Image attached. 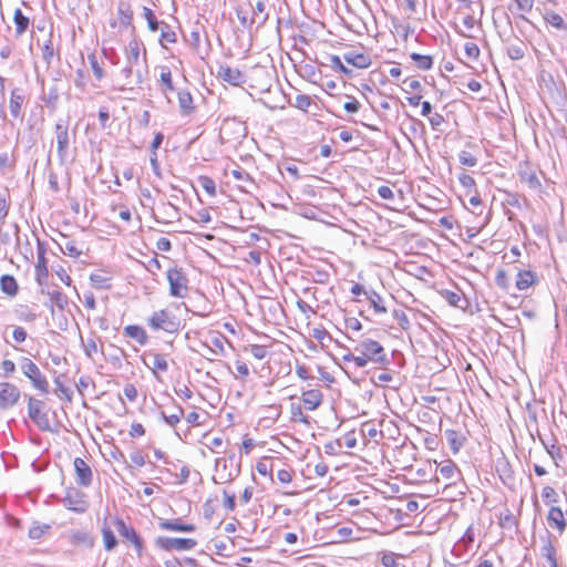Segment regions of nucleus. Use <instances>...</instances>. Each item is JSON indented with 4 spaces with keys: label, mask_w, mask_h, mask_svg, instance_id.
<instances>
[{
    "label": "nucleus",
    "mask_w": 567,
    "mask_h": 567,
    "mask_svg": "<svg viewBox=\"0 0 567 567\" xmlns=\"http://www.w3.org/2000/svg\"><path fill=\"white\" fill-rule=\"evenodd\" d=\"M147 324L154 331L163 330L167 333H176L181 328L178 319L167 309L154 311L148 317Z\"/></svg>",
    "instance_id": "obj_1"
},
{
    "label": "nucleus",
    "mask_w": 567,
    "mask_h": 567,
    "mask_svg": "<svg viewBox=\"0 0 567 567\" xmlns=\"http://www.w3.org/2000/svg\"><path fill=\"white\" fill-rule=\"evenodd\" d=\"M460 6L457 12L462 14L463 25L472 30L477 23H481L483 17V4L481 0H457Z\"/></svg>",
    "instance_id": "obj_2"
},
{
    "label": "nucleus",
    "mask_w": 567,
    "mask_h": 567,
    "mask_svg": "<svg viewBox=\"0 0 567 567\" xmlns=\"http://www.w3.org/2000/svg\"><path fill=\"white\" fill-rule=\"evenodd\" d=\"M357 352L364 354L371 362L385 367L390 363L384 348L375 340L364 339L354 348Z\"/></svg>",
    "instance_id": "obj_3"
},
{
    "label": "nucleus",
    "mask_w": 567,
    "mask_h": 567,
    "mask_svg": "<svg viewBox=\"0 0 567 567\" xmlns=\"http://www.w3.org/2000/svg\"><path fill=\"white\" fill-rule=\"evenodd\" d=\"M20 369L37 390L43 394L49 393V382L32 360L29 358H22L20 361Z\"/></svg>",
    "instance_id": "obj_4"
},
{
    "label": "nucleus",
    "mask_w": 567,
    "mask_h": 567,
    "mask_svg": "<svg viewBox=\"0 0 567 567\" xmlns=\"http://www.w3.org/2000/svg\"><path fill=\"white\" fill-rule=\"evenodd\" d=\"M167 280L169 284V293L176 298H185L187 295L188 279L182 268H169L167 270Z\"/></svg>",
    "instance_id": "obj_5"
},
{
    "label": "nucleus",
    "mask_w": 567,
    "mask_h": 567,
    "mask_svg": "<svg viewBox=\"0 0 567 567\" xmlns=\"http://www.w3.org/2000/svg\"><path fill=\"white\" fill-rule=\"evenodd\" d=\"M154 543L157 548L166 551L190 550L197 545V542L193 538H175L165 536H158Z\"/></svg>",
    "instance_id": "obj_6"
},
{
    "label": "nucleus",
    "mask_w": 567,
    "mask_h": 567,
    "mask_svg": "<svg viewBox=\"0 0 567 567\" xmlns=\"http://www.w3.org/2000/svg\"><path fill=\"white\" fill-rule=\"evenodd\" d=\"M54 133L58 155L61 161H64L70 147L69 121L66 118H59L54 126Z\"/></svg>",
    "instance_id": "obj_7"
},
{
    "label": "nucleus",
    "mask_w": 567,
    "mask_h": 567,
    "mask_svg": "<svg viewBox=\"0 0 567 567\" xmlns=\"http://www.w3.org/2000/svg\"><path fill=\"white\" fill-rule=\"evenodd\" d=\"M62 504L68 509L76 513H84L89 507L86 495L74 487L66 489Z\"/></svg>",
    "instance_id": "obj_8"
},
{
    "label": "nucleus",
    "mask_w": 567,
    "mask_h": 567,
    "mask_svg": "<svg viewBox=\"0 0 567 567\" xmlns=\"http://www.w3.org/2000/svg\"><path fill=\"white\" fill-rule=\"evenodd\" d=\"M44 402L32 396L28 400V414L29 417L38 425L42 431L50 430V421L45 413L42 412Z\"/></svg>",
    "instance_id": "obj_9"
},
{
    "label": "nucleus",
    "mask_w": 567,
    "mask_h": 567,
    "mask_svg": "<svg viewBox=\"0 0 567 567\" xmlns=\"http://www.w3.org/2000/svg\"><path fill=\"white\" fill-rule=\"evenodd\" d=\"M226 337L215 334L210 338L209 342L203 343L200 354L209 361H215L218 357H224L226 353L225 342Z\"/></svg>",
    "instance_id": "obj_10"
},
{
    "label": "nucleus",
    "mask_w": 567,
    "mask_h": 567,
    "mask_svg": "<svg viewBox=\"0 0 567 567\" xmlns=\"http://www.w3.org/2000/svg\"><path fill=\"white\" fill-rule=\"evenodd\" d=\"M518 176L530 189H538L542 185L537 169L529 162L519 163Z\"/></svg>",
    "instance_id": "obj_11"
},
{
    "label": "nucleus",
    "mask_w": 567,
    "mask_h": 567,
    "mask_svg": "<svg viewBox=\"0 0 567 567\" xmlns=\"http://www.w3.org/2000/svg\"><path fill=\"white\" fill-rule=\"evenodd\" d=\"M20 399V390L12 383H0V408L8 409L18 403Z\"/></svg>",
    "instance_id": "obj_12"
},
{
    "label": "nucleus",
    "mask_w": 567,
    "mask_h": 567,
    "mask_svg": "<svg viewBox=\"0 0 567 567\" xmlns=\"http://www.w3.org/2000/svg\"><path fill=\"white\" fill-rule=\"evenodd\" d=\"M114 525L116 527L117 533L122 537H124L125 539L131 542L134 545V547L136 548V550L138 551V554H141L142 549H143V542H142L141 537L138 536V534L136 533V530L133 527L127 526L124 523V520L120 519V518L114 519Z\"/></svg>",
    "instance_id": "obj_13"
},
{
    "label": "nucleus",
    "mask_w": 567,
    "mask_h": 567,
    "mask_svg": "<svg viewBox=\"0 0 567 567\" xmlns=\"http://www.w3.org/2000/svg\"><path fill=\"white\" fill-rule=\"evenodd\" d=\"M215 472L216 476L213 477L215 483H228L237 476L239 470H236L235 472L229 471L227 460L219 457L215 461Z\"/></svg>",
    "instance_id": "obj_14"
},
{
    "label": "nucleus",
    "mask_w": 567,
    "mask_h": 567,
    "mask_svg": "<svg viewBox=\"0 0 567 567\" xmlns=\"http://www.w3.org/2000/svg\"><path fill=\"white\" fill-rule=\"evenodd\" d=\"M218 76L231 85H240L246 82V75L237 68L220 65Z\"/></svg>",
    "instance_id": "obj_15"
},
{
    "label": "nucleus",
    "mask_w": 567,
    "mask_h": 567,
    "mask_svg": "<svg viewBox=\"0 0 567 567\" xmlns=\"http://www.w3.org/2000/svg\"><path fill=\"white\" fill-rule=\"evenodd\" d=\"M74 470L76 483L81 486H89L92 483V470L90 465L81 457L74 460Z\"/></svg>",
    "instance_id": "obj_16"
},
{
    "label": "nucleus",
    "mask_w": 567,
    "mask_h": 567,
    "mask_svg": "<svg viewBox=\"0 0 567 567\" xmlns=\"http://www.w3.org/2000/svg\"><path fill=\"white\" fill-rule=\"evenodd\" d=\"M301 400L307 410L315 411L321 405L323 394L319 389H310L302 392Z\"/></svg>",
    "instance_id": "obj_17"
},
{
    "label": "nucleus",
    "mask_w": 567,
    "mask_h": 567,
    "mask_svg": "<svg viewBox=\"0 0 567 567\" xmlns=\"http://www.w3.org/2000/svg\"><path fill=\"white\" fill-rule=\"evenodd\" d=\"M547 522L550 528H556L560 534H563L566 522L561 508L551 506L547 515Z\"/></svg>",
    "instance_id": "obj_18"
},
{
    "label": "nucleus",
    "mask_w": 567,
    "mask_h": 567,
    "mask_svg": "<svg viewBox=\"0 0 567 567\" xmlns=\"http://www.w3.org/2000/svg\"><path fill=\"white\" fill-rule=\"evenodd\" d=\"M158 526L163 530L190 533L196 529L193 524H184L179 519H161Z\"/></svg>",
    "instance_id": "obj_19"
},
{
    "label": "nucleus",
    "mask_w": 567,
    "mask_h": 567,
    "mask_svg": "<svg viewBox=\"0 0 567 567\" xmlns=\"http://www.w3.org/2000/svg\"><path fill=\"white\" fill-rule=\"evenodd\" d=\"M24 97L25 96L22 89L16 87L11 91L9 109L12 117H19Z\"/></svg>",
    "instance_id": "obj_20"
},
{
    "label": "nucleus",
    "mask_w": 567,
    "mask_h": 567,
    "mask_svg": "<svg viewBox=\"0 0 567 567\" xmlns=\"http://www.w3.org/2000/svg\"><path fill=\"white\" fill-rule=\"evenodd\" d=\"M343 59L347 63H349L355 68H359V69L368 68L371 64L370 58L362 53H353V52L344 53Z\"/></svg>",
    "instance_id": "obj_21"
},
{
    "label": "nucleus",
    "mask_w": 567,
    "mask_h": 567,
    "mask_svg": "<svg viewBox=\"0 0 567 567\" xmlns=\"http://www.w3.org/2000/svg\"><path fill=\"white\" fill-rule=\"evenodd\" d=\"M124 334L136 340L141 346H144L148 339L146 331L137 324L126 326L124 328Z\"/></svg>",
    "instance_id": "obj_22"
},
{
    "label": "nucleus",
    "mask_w": 567,
    "mask_h": 567,
    "mask_svg": "<svg viewBox=\"0 0 567 567\" xmlns=\"http://www.w3.org/2000/svg\"><path fill=\"white\" fill-rule=\"evenodd\" d=\"M0 289L3 293L14 297L18 293L19 286L13 276L3 275L0 278Z\"/></svg>",
    "instance_id": "obj_23"
},
{
    "label": "nucleus",
    "mask_w": 567,
    "mask_h": 567,
    "mask_svg": "<svg viewBox=\"0 0 567 567\" xmlns=\"http://www.w3.org/2000/svg\"><path fill=\"white\" fill-rule=\"evenodd\" d=\"M13 22L16 25V37H21L29 28L30 20L25 17L20 9L14 10Z\"/></svg>",
    "instance_id": "obj_24"
},
{
    "label": "nucleus",
    "mask_w": 567,
    "mask_h": 567,
    "mask_svg": "<svg viewBox=\"0 0 567 567\" xmlns=\"http://www.w3.org/2000/svg\"><path fill=\"white\" fill-rule=\"evenodd\" d=\"M152 363L147 367L153 371L154 375L158 378V372H166L168 369L167 360L159 353H151Z\"/></svg>",
    "instance_id": "obj_25"
},
{
    "label": "nucleus",
    "mask_w": 567,
    "mask_h": 567,
    "mask_svg": "<svg viewBox=\"0 0 567 567\" xmlns=\"http://www.w3.org/2000/svg\"><path fill=\"white\" fill-rule=\"evenodd\" d=\"M267 20L268 13L266 12V3L265 1L259 0L252 8V18L250 20V24H264Z\"/></svg>",
    "instance_id": "obj_26"
},
{
    "label": "nucleus",
    "mask_w": 567,
    "mask_h": 567,
    "mask_svg": "<svg viewBox=\"0 0 567 567\" xmlns=\"http://www.w3.org/2000/svg\"><path fill=\"white\" fill-rule=\"evenodd\" d=\"M178 105L181 109L182 114L188 115L193 113L194 105H193V96L188 91H179L178 92Z\"/></svg>",
    "instance_id": "obj_27"
},
{
    "label": "nucleus",
    "mask_w": 567,
    "mask_h": 567,
    "mask_svg": "<svg viewBox=\"0 0 567 567\" xmlns=\"http://www.w3.org/2000/svg\"><path fill=\"white\" fill-rule=\"evenodd\" d=\"M70 540L73 545H82L89 548H91L94 544L93 537L83 530H75L71 533Z\"/></svg>",
    "instance_id": "obj_28"
},
{
    "label": "nucleus",
    "mask_w": 567,
    "mask_h": 567,
    "mask_svg": "<svg viewBox=\"0 0 567 567\" xmlns=\"http://www.w3.org/2000/svg\"><path fill=\"white\" fill-rule=\"evenodd\" d=\"M118 22L122 27H128L133 20V11L131 6L125 2H120L117 7Z\"/></svg>",
    "instance_id": "obj_29"
},
{
    "label": "nucleus",
    "mask_w": 567,
    "mask_h": 567,
    "mask_svg": "<svg viewBox=\"0 0 567 567\" xmlns=\"http://www.w3.org/2000/svg\"><path fill=\"white\" fill-rule=\"evenodd\" d=\"M140 41L133 39L128 42L126 48V63L127 64H137L140 61Z\"/></svg>",
    "instance_id": "obj_30"
},
{
    "label": "nucleus",
    "mask_w": 567,
    "mask_h": 567,
    "mask_svg": "<svg viewBox=\"0 0 567 567\" xmlns=\"http://www.w3.org/2000/svg\"><path fill=\"white\" fill-rule=\"evenodd\" d=\"M535 275L529 270H523L517 274L516 287L519 290L528 289L535 282Z\"/></svg>",
    "instance_id": "obj_31"
},
{
    "label": "nucleus",
    "mask_w": 567,
    "mask_h": 567,
    "mask_svg": "<svg viewBox=\"0 0 567 567\" xmlns=\"http://www.w3.org/2000/svg\"><path fill=\"white\" fill-rule=\"evenodd\" d=\"M542 556L546 559L549 567H559L556 558V549L549 539L542 547Z\"/></svg>",
    "instance_id": "obj_32"
},
{
    "label": "nucleus",
    "mask_w": 567,
    "mask_h": 567,
    "mask_svg": "<svg viewBox=\"0 0 567 567\" xmlns=\"http://www.w3.org/2000/svg\"><path fill=\"white\" fill-rule=\"evenodd\" d=\"M159 72V81L162 83V91L166 93L167 91H175L172 72L168 66H161Z\"/></svg>",
    "instance_id": "obj_33"
},
{
    "label": "nucleus",
    "mask_w": 567,
    "mask_h": 567,
    "mask_svg": "<svg viewBox=\"0 0 567 567\" xmlns=\"http://www.w3.org/2000/svg\"><path fill=\"white\" fill-rule=\"evenodd\" d=\"M437 471L443 478L451 481V482H455V478H457L460 475L458 470L456 468L455 464H453L452 462H449V463L440 466Z\"/></svg>",
    "instance_id": "obj_34"
},
{
    "label": "nucleus",
    "mask_w": 567,
    "mask_h": 567,
    "mask_svg": "<svg viewBox=\"0 0 567 567\" xmlns=\"http://www.w3.org/2000/svg\"><path fill=\"white\" fill-rule=\"evenodd\" d=\"M446 440L454 453H457L463 445L464 437L461 436L456 431L446 430L445 431Z\"/></svg>",
    "instance_id": "obj_35"
},
{
    "label": "nucleus",
    "mask_w": 567,
    "mask_h": 567,
    "mask_svg": "<svg viewBox=\"0 0 567 567\" xmlns=\"http://www.w3.org/2000/svg\"><path fill=\"white\" fill-rule=\"evenodd\" d=\"M102 537H103L104 548L106 550H112L116 547L117 540H116V537L110 526L103 525Z\"/></svg>",
    "instance_id": "obj_36"
},
{
    "label": "nucleus",
    "mask_w": 567,
    "mask_h": 567,
    "mask_svg": "<svg viewBox=\"0 0 567 567\" xmlns=\"http://www.w3.org/2000/svg\"><path fill=\"white\" fill-rule=\"evenodd\" d=\"M161 30V44L164 47V43H175L176 42V33L171 30L169 25L165 22H161L158 28Z\"/></svg>",
    "instance_id": "obj_37"
},
{
    "label": "nucleus",
    "mask_w": 567,
    "mask_h": 567,
    "mask_svg": "<svg viewBox=\"0 0 567 567\" xmlns=\"http://www.w3.org/2000/svg\"><path fill=\"white\" fill-rule=\"evenodd\" d=\"M411 59L415 62L416 66L421 70H430L433 65V59L431 55H423L419 53H412Z\"/></svg>",
    "instance_id": "obj_38"
},
{
    "label": "nucleus",
    "mask_w": 567,
    "mask_h": 567,
    "mask_svg": "<svg viewBox=\"0 0 567 567\" xmlns=\"http://www.w3.org/2000/svg\"><path fill=\"white\" fill-rule=\"evenodd\" d=\"M370 305L373 307L377 313H385L386 308L383 306L382 297L375 291L367 293Z\"/></svg>",
    "instance_id": "obj_39"
},
{
    "label": "nucleus",
    "mask_w": 567,
    "mask_h": 567,
    "mask_svg": "<svg viewBox=\"0 0 567 567\" xmlns=\"http://www.w3.org/2000/svg\"><path fill=\"white\" fill-rule=\"evenodd\" d=\"M290 415L293 422L309 424V417L303 414L302 408L299 404L291 403Z\"/></svg>",
    "instance_id": "obj_40"
},
{
    "label": "nucleus",
    "mask_w": 567,
    "mask_h": 567,
    "mask_svg": "<svg viewBox=\"0 0 567 567\" xmlns=\"http://www.w3.org/2000/svg\"><path fill=\"white\" fill-rule=\"evenodd\" d=\"M143 17L147 21V27L152 32L158 30L161 22L157 21L154 12L150 8L143 7Z\"/></svg>",
    "instance_id": "obj_41"
},
{
    "label": "nucleus",
    "mask_w": 567,
    "mask_h": 567,
    "mask_svg": "<svg viewBox=\"0 0 567 567\" xmlns=\"http://www.w3.org/2000/svg\"><path fill=\"white\" fill-rule=\"evenodd\" d=\"M49 296L53 306L58 307L60 310H63L68 305V297L59 290L49 292Z\"/></svg>",
    "instance_id": "obj_42"
},
{
    "label": "nucleus",
    "mask_w": 567,
    "mask_h": 567,
    "mask_svg": "<svg viewBox=\"0 0 567 567\" xmlns=\"http://www.w3.org/2000/svg\"><path fill=\"white\" fill-rule=\"evenodd\" d=\"M545 20L547 21V23H549L551 27H554L556 29L561 30L565 28V22H564L563 17L554 11L546 12Z\"/></svg>",
    "instance_id": "obj_43"
},
{
    "label": "nucleus",
    "mask_w": 567,
    "mask_h": 567,
    "mask_svg": "<svg viewBox=\"0 0 567 567\" xmlns=\"http://www.w3.org/2000/svg\"><path fill=\"white\" fill-rule=\"evenodd\" d=\"M90 280H91L92 285L97 289L110 288V284H109L110 279L101 272L91 274Z\"/></svg>",
    "instance_id": "obj_44"
},
{
    "label": "nucleus",
    "mask_w": 567,
    "mask_h": 567,
    "mask_svg": "<svg viewBox=\"0 0 567 567\" xmlns=\"http://www.w3.org/2000/svg\"><path fill=\"white\" fill-rule=\"evenodd\" d=\"M50 529V525L48 524H33L29 529V537L32 539L41 538L48 530Z\"/></svg>",
    "instance_id": "obj_45"
},
{
    "label": "nucleus",
    "mask_w": 567,
    "mask_h": 567,
    "mask_svg": "<svg viewBox=\"0 0 567 567\" xmlns=\"http://www.w3.org/2000/svg\"><path fill=\"white\" fill-rule=\"evenodd\" d=\"M344 362H353L357 368H363L370 361L364 354L360 353V355H354L352 353H347L342 357Z\"/></svg>",
    "instance_id": "obj_46"
},
{
    "label": "nucleus",
    "mask_w": 567,
    "mask_h": 567,
    "mask_svg": "<svg viewBox=\"0 0 567 567\" xmlns=\"http://www.w3.org/2000/svg\"><path fill=\"white\" fill-rule=\"evenodd\" d=\"M199 185L204 188V190L212 197L216 195V184L213 178L208 176H200L198 178Z\"/></svg>",
    "instance_id": "obj_47"
},
{
    "label": "nucleus",
    "mask_w": 567,
    "mask_h": 567,
    "mask_svg": "<svg viewBox=\"0 0 567 567\" xmlns=\"http://www.w3.org/2000/svg\"><path fill=\"white\" fill-rule=\"evenodd\" d=\"M87 60L96 80H102L104 76V71L102 66L99 64L96 55L94 53H91L87 55Z\"/></svg>",
    "instance_id": "obj_48"
},
{
    "label": "nucleus",
    "mask_w": 567,
    "mask_h": 567,
    "mask_svg": "<svg viewBox=\"0 0 567 567\" xmlns=\"http://www.w3.org/2000/svg\"><path fill=\"white\" fill-rule=\"evenodd\" d=\"M183 415H184V410L181 406H177L176 412H174L172 414L166 415L164 412L162 413L163 419L171 426H175L177 423H179Z\"/></svg>",
    "instance_id": "obj_49"
},
{
    "label": "nucleus",
    "mask_w": 567,
    "mask_h": 567,
    "mask_svg": "<svg viewBox=\"0 0 567 567\" xmlns=\"http://www.w3.org/2000/svg\"><path fill=\"white\" fill-rule=\"evenodd\" d=\"M311 337L319 341L322 346L324 341H332L331 334L324 328H313L311 331Z\"/></svg>",
    "instance_id": "obj_50"
},
{
    "label": "nucleus",
    "mask_w": 567,
    "mask_h": 567,
    "mask_svg": "<svg viewBox=\"0 0 567 567\" xmlns=\"http://www.w3.org/2000/svg\"><path fill=\"white\" fill-rule=\"evenodd\" d=\"M542 497H543V501L547 504V505H550V504H554V503H557L558 502V494L557 492L550 487V486H546L543 488V492H542Z\"/></svg>",
    "instance_id": "obj_51"
},
{
    "label": "nucleus",
    "mask_w": 567,
    "mask_h": 567,
    "mask_svg": "<svg viewBox=\"0 0 567 567\" xmlns=\"http://www.w3.org/2000/svg\"><path fill=\"white\" fill-rule=\"evenodd\" d=\"M458 161L463 166L473 167L477 164V158L467 151H461L458 154Z\"/></svg>",
    "instance_id": "obj_52"
},
{
    "label": "nucleus",
    "mask_w": 567,
    "mask_h": 567,
    "mask_svg": "<svg viewBox=\"0 0 567 567\" xmlns=\"http://www.w3.org/2000/svg\"><path fill=\"white\" fill-rule=\"evenodd\" d=\"M59 100V90L56 86H51L48 92L44 93L43 101L51 106H55L56 102Z\"/></svg>",
    "instance_id": "obj_53"
},
{
    "label": "nucleus",
    "mask_w": 567,
    "mask_h": 567,
    "mask_svg": "<svg viewBox=\"0 0 567 567\" xmlns=\"http://www.w3.org/2000/svg\"><path fill=\"white\" fill-rule=\"evenodd\" d=\"M54 383H55V386H56V393L60 395V396H63L69 402L72 400V390L68 386H65L61 381H60V378H55L54 379Z\"/></svg>",
    "instance_id": "obj_54"
},
{
    "label": "nucleus",
    "mask_w": 567,
    "mask_h": 567,
    "mask_svg": "<svg viewBox=\"0 0 567 567\" xmlns=\"http://www.w3.org/2000/svg\"><path fill=\"white\" fill-rule=\"evenodd\" d=\"M465 55L467 59L475 61L480 56V48L473 42H466L464 45Z\"/></svg>",
    "instance_id": "obj_55"
},
{
    "label": "nucleus",
    "mask_w": 567,
    "mask_h": 567,
    "mask_svg": "<svg viewBox=\"0 0 567 567\" xmlns=\"http://www.w3.org/2000/svg\"><path fill=\"white\" fill-rule=\"evenodd\" d=\"M84 352L89 358H93L99 352V347L94 338L86 339L83 342Z\"/></svg>",
    "instance_id": "obj_56"
},
{
    "label": "nucleus",
    "mask_w": 567,
    "mask_h": 567,
    "mask_svg": "<svg viewBox=\"0 0 567 567\" xmlns=\"http://www.w3.org/2000/svg\"><path fill=\"white\" fill-rule=\"evenodd\" d=\"M293 105L299 110L307 111L311 105V99L309 95L299 94L296 96Z\"/></svg>",
    "instance_id": "obj_57"
},
{
    "label": "nucleus",
    "mask_w": 567,
    "mask_h": 567,
    "mask_svg": "<svg viewBox=\"0 0 567 567\" xmlns=\"http://www.w3.org/2000/svg\"><path fill=\"white\" fill-rule=\"evenodd\" d=\"M10 203L7 198L0 194V224H4L6 218L9 214Z\"/></svg>",
    "instance_id": "obj_58"
},
{
    "label": "nucleus",
    "mask_w": 567,
    "mask_h": 567,
    "mask_svg": "<svg viewBox=\"0 0 567 567\" xmlns=\"http://www.w3.org/2000/svg\"><path fill=\"white\" fill-rule=\"evenodd\" d=\"M393 317L398 320V323H399V326L402 329H404V330L409 329L410 321H409L408 316L405 315L404 311H402V310H394L393 311Z\"/></svg>",
    "instance_id": "obj_59"
},
{
    "label": "nucleus",
    "mask_w": 567,
    "mask_h": 567,
    "mask_svg": "<svg viewBox=\"0 0 567 567\" xmlns=\"http://www.w3.org/2000/svg\"><path fill=\"white\" fill-rule=\"evenodd\" d=\"M250 354L258 360H262L267 355V349L265 346L252 344L249 349Z\"/></svg>",
    "instance_id": "obj_60"
},
{
    "label": "nucleus",
    "mask_w": 567,
    "mask_h": 567,
    "mask_svg": "<svg viewBox=\"0 0 567 567\" xmlns=\"http://www.w3.org/2000/svg\"><path fill=\"white\" fill-rule=\"evenodd\" d=\"M205 446L209 449L214 453H220L219 447L223 445V437L216 436L206 442H204Z\"/></svg>",
    "instance_id": "obj_61"
},
{
    "label": "nucleus",
    "mask_w": 567,
    "mask_h": 567,
    "mask_svg": "<svg viewBox=\"0 0 567 567\" xmlns=\"http://www.w3.org/2000/svg\"><path fill=\"white\" fill-rule=\"evenodd\" d=\"M508 55L513 60H519L524 56L525 52L522 45H511L507 50Z\"/></svg>",
    "instance_id": "obj_62"
},
{
    "label": "nucleus",
    "mask_w": 567,
    "mask_h": 567,
    "mask_svg": "<svg viewBox=\"0 0 567 567\" xmlns=\"http://www.w3.org/2000/svg\"><path fill=\"white\" fill-rule=\"evenodd\" d=\"M458 181L461 185L467 189H472L475 186L474 178L466 173H462L458 177Z\"/></svg>",
    "instance_id": "obj_63"
},
{
    "label": "nucleus",
    "mask_w": 567,
    "mask_h": 567,
    "mask_svg": "<svg viewBox=\"0 0 567 567\" xmlns=\"http://www.w3.org/2000/svg\"><path fill=\"white\" fill-rule=\"evenodd\" d=\"M123 392H124V395L130 400V401H135L136 398H137V389L135 388L134 384L132 383H127L124 385V389H123Z\"/></svg>",
    "instance_id": "obj_64"
}]
</instances>
